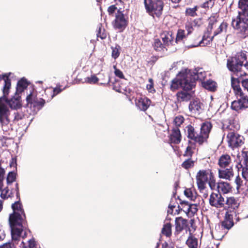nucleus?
Masks as SVG:
<instances>
[{
	"label": "nucleus",
	"instance_id": "1",
	"mask_svg": "<svg viewBox=\"0 0 248 248\" xmlns=\"http://www.w3.org/2000/svg\"><path fill=\"white\" fill-rule=\"evenodd\" d=\"M11 75V73H8L2 76L4 81L1 89L2 95L0 97V124L3 129L11 123V110H11H17L22 107L20 95L15 93L10 98H8L11 87L9 78Z\"/></svg>",
	"mask_w": 248,
	"mask_h": 248
},
{
	"label": "nucleus",
	"instance_id": "2",
	"mask_svg": "<svg viewBox=\"0 0 248 248\" xmlns=\"http://www.w3.org/2000/svg\"><path fill=\"white\" fill-rule=\"evenodd\" d=\"M12 208L13 213L10 215L9 221L12 240L16 241L20 239L23 232V237L26 236V215L23 206L19 201L13 203Z\"/></svg>",
	"mask_w": 248,
	"mask_h": 248
},
{
	"label": "nucleus",
	"instance_id": "3",
	"mask_svg": "<svg viewBox=\"0 0 248 248\" xmlns=\"http://www.w3.org/2000/svg\"><path fill=\"white\" fill-rule=\"evenodd\" d=\"M206 73L202 68H195L193 71L186 69L182 70L175 79L172 81L171 90L177 89L179 86L185 89L192 90L195 86L196 80H202Z\"/></svg>",
	"mask_w": 248,
	"mask_h": 248
},
{
	"label": "nucleus",
	"instance_id": "4",
	"mask_svg": "<svg viewBox=\"0 0 248 248\" xmlns=\"http://www.w3.org/2000/svg\"><path fill=\"white\" fill-rule=\"evenodd\" d=\"M246 61V55L243 52H238L234 56L227 60V66L229 70L233 73H239L243 69H248V61Z\"/></svg>",
	"mask_w": 248,
	"mask_h": 248
},
{
	"label": "nucleus",
	"instance_id": "5",
	"mask_svg": "<svg viewBox=\"0 0 248 248\" xmlns=\"http://www.w3.org/2000/svg\"><path fill=\"white\" fill-rule=\"evenodd\" d=\"M38 95L37 92L32 88H31L29 92L27 93V106L30 108L33 114L41 109L46 103L45 100Z\"/></svg>",
	"mask_w": 248,
	"mask_h": 248
},
{
	"label": "nucleus",
	"instance_id": "6",
	"mask_svg": "<svg viewBox=\"0 0 248 248\" xmlns=\"http://www.w3.org/2000/svg\"><path fill=\"white\" fill-rule=\"evenodd\" d=\"M146 12L154 18L159 17L162 13L164 3L162 0H144Z\"/></svg>",
	"mask_w": 248,
	"mask_h": 248
},
{
	"label": "nucleus",
	"instance_id": "7",
	"mask_svg": "<svg viewBox=\"0 0 248 248\" xmlns=\"http://www.w3.org/2000/svg\"><path fill=\"white\" fill-rule=\"evenodd\" d=\"M235 212L233 211H226L224 216V219L215 227V231L217 232L221 230V236L222 238L226 233V230H229L234 225L233 218L236 217Z\"/></svg>",
	"mask_w": 248,
	"mask_h": 248
},
{
	"label": "nucleus",
	"instance_id": "8",
	"mask_svg": "<svg viewBox=\"0 0 248 248\" xmlns=\"http://www.w3.org/2000/svg\"><path fill=\"white\" fill-rule=\"evenodd\" d=\"M232 27L238 31L243 33L248 30V13H238L236 18L232 19Z\"/></svg>",
	"mask_w": 248,
	"mask_h": 248
},
{
	"label": "nucleus",
	"instance_id": "9",
	"mask_svg": "<svg viewBox=\"0 0 248 248\" xmlns=\"http://www.w3.org/2000/svg\"><path fill=\"white\" fill-rule=\"evenodd\" d=\"M235 95L237 100H234L232 103V109L238 111L248 108V96L243 92H239Z\"/></svg>",
	"mask_w": 248,
	"mask_h": 248
},
{
	"label": "nucleus",
	"instance_id": "10",
	"mask_svg": "<svg viewBox=\"0 0 248 248\" xmlns=\"http://www.w3.org/2000/svg\"><path fill=\"white\" fill-rule=\"evenodd\" d=\"M228 27V24L226 22H223L220 24L218 28L214 31V35L211 37H208V35L205 34L203 35L202 40H201L198 45L200 46H205L209 44L215 36L221 32H226Z\"/></svg>",
	"mask_w": 248,
	"mask_h": 248
},
{
	"label": "nucleus",
	"instance_id": "11",
	"mask_svg": "<svg viewBox=\"0 0 248 248\" xmlns=\"http://www.w3.org/2000/svg\"><path fill=\"white\" fill-rule=\"evenodd\" d=\"M209 202L211 206L217 208L223 207L225 203L224 197L217 192H212L210 194Z\"/></svg>",
	"mask_w": 248,
	"mask_h": 248
},
{
	"label": "nucleus",
	"instance_id": "12",
	"mask_svg": "<svg viewBox=\"0 0 248 248\" xmlns=\"http://www.w3.org/2000/svg\"><path fill=\"white\" fill-rule=\"evenodd\" d=\"M127 20L126 16L120 10H118L115 15V19L113 21L115 29L123 30L127 26Z\"/></svg>",
	"mask_w": 248,
	"mask_h": 248
},
{
	"label": "nucleus",
	"instance_id": "13",
	"mask_svg": "<svg viewBox=\"0 0 248 248\" xmlns=\"http://www.w3.org/2000/svg\"><path fill=\"white\" fill-rule=\"evenodd\" d=\"M209 174L206 170H200L197 174L196 180L198 188L201 191L204 190L205 185L208 182Z\"/></svg>",
	"mask_w": 248,
	"mask_h": 248
},
{
	"label": "nucleus",
	"instance_id": "14",
	"mask_svg": "<svg viewBox=\"0 0 248 248\" xmlns=\"http://www.w3.org/2000/svg\"><path fill=\"white\" fill-rule=\"evenodd\" d=\"M227 138L229 146L232 148L240 146L244 143L243 137L233 132L228 133Z\"/></svg>",
	"mask_w": 248,
	"mask_h": 248
},
{
	"label": "nucleus",
	"instance_id": "15",
	"mask_svg": "<svg viewBox=\"0 0 248 248\" xmlns=\"http://www.w3.org/2000/svg\"><path fill=\"white\" fill-rule=\"evenodd\" d=\"M185 133L187 137L195 142L202 144V139L200 133L196 131V129L191 125H188L185 128Z\"/></svg>",
	"mask_w": 248,
	"mask_h": 248
},
{
	"label": "nucleus",
	"instance_id": "16",
	"mask_svg": "<svg viewBox=\"0 0 248 248\" xmlns=\"http://www.w3.org/2000/svg\"><path fill=\"white\" fill-rule=\"evenodd\" d=\"M137 107L141 111H146L151 104V101L146 96L140 97L135 100Z\"/></svg>",
	"mask_w": 248,
	"mask_h": 248
},
{
	"label": "nucleus",
	"instance_id": "17",
	"mask_svg": "<svg viewBox=\"0 0 248 248\" xmlns=\"http://www.w3.org/2000/svg\"><path fill=\"white\" fill-rule=\"evenodd\" d=\"M2 187L3 186L1 187V190H0L1 192L0 196L3 199H6L9 197H12L15 191L16 192L17 197H18L19 195V188L17 183L15 184V189L13 188L11 191L9 189L8 186L4 188Z\"/></svg>",
	"mask_w": 248,
	"mask_h": 248
},
{
	"label": "nucleus",
	"instance_id": "18",
	"mask_svg": "<svg viewBox=\"0 0 248 248\" xmlns=\"http://www.w3.org/2000/svg\"><path fill=\"white\" fill-rule=\"evenodd\" d=\"M211 128L212 124L209 122L204 123L202 124L200 132L202 143L205 141L208 138Z\"/></svg>",
	"mask_w": 248,
	"mask_h": 248
},
{
	"label": "nucleus",
	"instance_id": "19",
	"mask_svg": "<svg viewBox=\"0 0 248 248\" xmlns=\"http://www.w3.org/2000/svg\"><path fill=\"white\" fill-rule=\"evenodd\" d=\"M228 209L226 211H233L235 212L236 215L238 213L237 209L239 206L238 201L234 197L227 198L225 201Z\"/></svg>",
	"mask_w": 248,
	"mask_h": 248
},
{
	"label": "nucleus",
	"instance_id": "20",
	"mask_svg": "<svg viewBox=\"0 0 248 248\" xmlns=\"http://www.w3.org/2000/svg\"><path fill=\"white\" fill-rule=\"evenodd\" d=\"M183 89L184 91L179 92L177 93V99L180 102L188 101L192 98L193 93L189 92L190 90Z\"/></svg>",
	"mask_w": 248,
	"mask_h": 248
},
{
	"label": "nucleus",
	"instance_id": "21",
	"mask_svg": "<svg viewBox=\"0 0 248 248\" xmlns=\"http://www.w3.org/2000/svg\"><path fill=\"white\" fill-rule=\"evenodd\" d=\"M175 225L176 232H180L188 226V221L182 217H178L175 218Z\"/></svg>",
	"mask_w": 248,
	"mask_h": 248
},
{
	"label": "nucleus",
	"instance_id": "22",
	"mask_svg": "<svg viewBox=\"0 0 248 248\" xmlns=\"http://www.w3.org/2000/svg\"><path fill=\"white\" fill-rule=\"evenodd\" d=\"M202 104L199 100H194L190 102L189 109L192 114H199L201 113Z\"/></svg>",
	"mask_w": 248,
	"mask_h": 248
},
{
	"label": "nucleus",
	"instance_id": "23",
	"mask_svg": "<svg viewBox=\"0 0 248 248\" xmlns=\"http://www.w3.org/2000/svg\"><path fill=\"white\" fill-rule=\"evenodd\" d=\"M28 82L27 80L25 78H22L19 80L17 83L16 88V92L15 93L20 94L24 91L25 90H27V93L29 92V89H27L28 86Z\"/></svg>",
	"mask_w": 248,
	"mask_h": 248
},
{
	"label": "nucleus",
	"instance_id": "24",
	"mask_svg": "<svg viewBox=\"0 0 248 248\" xmlns=\"http://www.w3.org/2000/svg\"><path fill=\"white\" fill-rule=\"evenodd\" d=\"M170 140L171 143L178 144L181 140L180 131L178 128H174L170 137Z\"/></svg>",
	"mask_w": 248,
	"mask_h": 248
},
{
	"label": "nucleus",
	"instance_id": "25",
	"mask_svg": "<svg viewBox=\"0 0 248 248\" xmlns=\"http://www.w3.org/2000/svg\"><path fill=\"white\" fill-rule=\"evenodd\" d=\"M171 31L164 32L161 34V36L164 46H168L172 45L174 37Z\"/></svg>",
	"mask_w": 248,
	"mask_h": 248
},
{
	"label": "nucleus",
	"instance_id": "26",
	"mask_svg": "<svg viewBox=\"0 0 248 248\" xmlns=\"http://www.w3.org/2000/svg\"><path fill=\"white\" fill-rule=\"evenodd\" d=\"M218 175L220 178L230 180L233 177V172L232 168H230L229 169L219 170H218Z\"/></svg>",
	"mask_w": 248,
	"mask_h": 248
},
{
	"label": "nucleus",
	"instance_id": "27",
	"mask_svg": "<svg viewBox=\"0 0 248 248\" xmlns=\"http://www.w3.org/2000/svg\"><path fill=\"white\" fill-rule=\"evenodd\" d=\"M217 193L226 194L230 192L231 187L229 183L220 181L217 183Z\"/></svg>",
	"mask_w": 248,
	"mask_h": 248
},
{
	"label": "nucleus",
	"instance_id": "28",
	"mask_svg": "<svg viewBox=\"0 0 248 248\" xmlns=\"http://www.w3.org/2000/svg\"><path fill=\"white\" fill-rule=\"evenodd\" d=\"M178 200L180 201V205L177 206L178 209H176L175 212L174 213V215L179 214L180 211H184L186 215L190 203L188 202L182 201L179 198Z\"/></svg>",
	"mask_w": 248,
	"mask_h": 248
},
{
	"label": "nucleus",
	"instance_id": "29",
	"mask_svg": "<svg viewBox=\"0 0 248 248\" xmlns=\"http://www.w3.org/2000/svg\"><path fill=\"white\" fill-rule=\"evenodd\" d=\"M231 157L228 155H222L218 160V164L221 168H225L228 166L231 163Z\"/></svg>",
	"mask_w": 248,
	"mask_h": 248
},
{
	"label": "nucleus",
	"instance_id": "30",
	"mask_svg": "<svg viewBox=\"0 0 248 248\" xmlns=\"http://www.w3.org/2000/svg\"><path fill=\"white\" fill-rule=\"evenodd\" d=\"M240 80L236 78L232 77L231 78V85L234 91L235 94L239 93V92H243L239 85Z\"/></svg>",
	"mask_w": 248,
	"mask_h": 248
},
{
	"label": "nucleus",
	"instance_id": "31",
	"mask_svg": "<svg viewBox=\"0 0 248 248\" xmlns=\"http://www.w3.org/2000/svg\"><path fill=\"white\" fill-rule=\"evenodd\" d=\"M186 244L189 248H197L198 246V239L190 234L186 241Z\"/></svg>",
	"mask_w": 248,
	"mask_h": 248
},
{
	"label": "nucleus",
	"instance_id": "32",
	"mask_svg": "<svg viewBox=\"0 0 248 248\" xmlns=\"http://www.w3.org/2000/svg\"><path fill=\"white\" fill-rule=\"evenodd\" d=\"M239 11L238 13H248V0H239L238 2Z\"/></svg>",
	"mask_w": 248,
	"mask_h": 248
},
{
	"label": "nucleus",
	"instance_id": "33",
	"mask_svg": "<svg viewBox=\"0 0 248 248\" xmlns=\"http://www.w3.org/2000/svg\"><path fill=\"white\" fill-rule=\"evenodd\" d=\"M202 86L205 89L210 91H214L216 88V83L211 80L205 82H202Z\"/></svg>",
	"mask_w": 248,
	"mask_h": 248
},
{
	"label": "nucleus",
	"instance_id": "34",
	"mask_svg": "<svg viewBox=\"0 0 248 248\" xmlns=\"http://www.w3.org/2000/svg\"><path fill=\"white\" fill-rule=\"evenodd\" d=\"M162 233L167 237L171 234V225L170 223L165 224L162 229Z\"/></svg>",
	"mask_w": 248,
	"mask_h": 248
},
{
	"label": "nucleus",
	"instance_id": "35",
	"mask_svg": "<svg viewBox=\"0 0 248 248\" xmlns=\"http://www.w3.org/2000/svg\"><path fill=\"white\" fill-rule=\"evenodd\" d=\"M111 48L112 49V57L116 59L120 55L121 47L119 45H116L115 46H112Z\"/></svg>",
	"mask_w": 248,
	"mask_h": 248
},
{
	"label": "nucleus",
	"instance_id": "36",
	"mask_svg": "<svg viewBox=\"0 0 248 248\" xmlns=\"http://www.w3.org/2000/svg\"><path fill=\"white\" fill-rule=\"evenodd\" d=\"M198 7L195 6L192 8H187L186 9V16L194 17L197 16V11L198 10Z\"/></svg>",
	"mask_w": 248,
	"mask_h": 248
},
{
	"label": "nucleus",
	"instance_id": "37",
	"mask_svg": "<svg viewBox=\"0 0 248 248\" xmlns=\"http://www.w3.org/2000/svg\"><path fill=\"white\" fill-rule=\"evenodd\" d=\"M153 45L154 49L158 51H161L165 48L164 45L161 43L159 39H155Z\"/></svg>",
	"mask_w": 248,
	"mask_h": 248
},
{
	"label": "nucleus",
	"instance_id": "38",
	"mask_svg": "<svg viewBox=\"0 0 248 248\" xmlns=\"http://www.w3.org/2000/svg\"><path fill=\"white\" fill-rule=\"evenodd\" d=\"M197 211L198 209L197 204L190 203L186 215L188 217H191L194 216V215L197 213Z\"/></svg>",
	"mask_w": 248,
	"mask_h": 248
},
{
	"label": "nucleus",
	"instance_id": "39",
	"mask_svg": "<svg viewBox=\"0 0 248 248\" xmlns=\"http://www.w3.org/2000/svg\"><path fill=\"white\" fill-rule=\"evenodd\" d=\"M186 36L185 31L184 30L179 29L177 32L175 41V43H178V42L182 41Z\"/></svg>",
	"mask_w": 248,
	"mask_h": 248
},
{
	"label": "nucleus",
	"instance_id": "40",
	"mask_svg": "<svg viewBox=\"0 0 248 248\" xmlns=\"http://www.w3.org/2000/svg\"><path fill=\"white\" fill-rule=\"evenodd\" d=\"M16 179V174L14 171H10L8 173L7 178L6 182L7 186H9L12 183L15 182Z\"/></svg>",
	"mask_w": 248,
	"mask_h": 248
},
{
	"label": "nucleus",
	"instance_id": "41",
	"mask_svg": "<svg viewBox=\"0 0 248 248\" xmlns=\"http://www.w3.org/2000/svg\"><path fill=\"white\" fill-rule=\"evenodd\" d=\"M208 182L209 186L211 189L214 190L217 188V184L216 183L214 175L211 172H210Z\"/></svg>",
	"mask_w": 248,
	"mask_h": 248
},
{
	"label": "nucleus",
	"instance_id": "42",
	"mask_svg": "<svg viewBox=\"0 0 248 248\" xmlns=\"http://www.w3.org/2000/svg\"><path fill=\"white\" fill-rule=\"evenodd\" d=\"M10 117L11 118V122L13 121L14 123H16L21 120L23 117V115L22 113L14 112L12 116H11V114H10Z\"/></svg>",
	"mask_w": 248,
	"mask_h": 248
},
{
	"label": "nucleus",
	"instance_id": "43",
	"mask_svg": "<svg viewBox=\"0 0 248 248\" xmlns=\"http://www.w3.org/2000/svg\"><path fill=\"white\" fill-rule=\"evenodd\" d=\"M64 89L65 88H63V89H61L60 85H57L56 87L53 88V93L51 95V96L47 100V102L50 101L54 96L61 93Z\"/></svg>",
	"mask_w": 248,
	"mask_h": 248
},
{
	"label": "nucleus",
	"instance_id": "44",
	"mask_svg": "<svg viewBox=\"0 0 248 248\" xmlns=\"http://www.w3.org/2000/svg\"><path fill=\"white\" fill-rule=\"evenodd\" d=\"M184 121V117L181 115H178L176 116L173 120V124L176 126L175 128H178Z\"/></svg>",
	"mask_w": 248,
	"mask_h": 248
},
{
	"label": "nucleus",
	"instance_id": "45",
	"mask_svg": "<svg viewBox=\"0 0 248 248\" xmlns=\"http://www.w3.org/2000/svg\"><path fill=\"white\" fill-rule=\"evenodd\" d=\"M98 80V78L94 75H92L90 77H87L84 78V82L90 84H95Z\"/></svg>",
	"mask_w": 248,
	"mask_h": 248
},
{
	"label": "nucleus",
	"instance_id": "46",
	"mask_svg": "<svg viewBox=\"0 0 248 248\" xmlns=\"http://www.w3.org/2000/svg\"><path fill=\"white\" fill-rule=\"evenodd\" d=\"M193 166H194V161L191 160L189 158L185 160L182 164V166L186 169H188L189 168H190L191 167H193Z\"/></svg>",
	"mask_w": 248,
	"mask_h": 248
},
{
	"label": "nucleus",
	"instance_id": "47",
	"mask_svg": "<svg viewBox=\"0 0 248 248\" xmlns=\"http://www.w3.org/2000/svg\"><path fill=\"white\" fill-rule=\"evenodd\" d=\"M216 23L217 20L215 16L211 17L210 18H209V24L207 28L208 31H211L213 29L214 26L215 25Z\"/></svg>",
	"mask_w": 248,
	"mask_h": 248
},
{
	"label": "nucleus",
	"instance_id": "48",
	"mask_svg": "<svg viewBox=\"0 0 248 248\" xmlns=\"http://www.w3.org/2000/svg\"><path fill=\"white\" fill-rule=\"evenodd\" d=\"M215 3V0H207L203 3L201 7L203 8H212Z\"/></svg>",
	"mask_w": 248,
	"mask_h": 248
},
{
	"label": "nucleus",
	"instance_id": "49",
	"mask_svg": "<svg viewBox=\"0 0 248 248\" xmlns=\"http://www.w3.org/2000/svg\"><path fill=\"white\" fill-rule=\"evenodd\" d=\"M245 167L242 169V174L243 177L246 180H248V165H245Z\"/></svg>",
	"mask_w": 248,
	"mask_h": 248
},
{
	"label": "nucleus",
	"instance_id": "50",
	"mask_svg": "<svg viewBox=\"0 0 248 248\" xmlns=\"http://www.w3.org/2000/svg\"><path fill=\"white\" fill-rule=\"evenodd\" d=\"M104 29L99 27L98 31V33L97 34V37H100L101 39L106 38L107 37V34L105 32H104Z\"/></svg>",
	"mask_w": 248,
	"mask_h": 248
},
{
	"label": "nucleus",
	"instance_id": "51",
	"mask_svg": "<svg viewBox=\"0 0 248 248\" xmlns=\"http://www.w3.org/2000/svg\"><path fill=\"white\" fill-rule=\"evenodd\" d=\"M153 85H154L153 80L152 78H149V83L147 84L146 88L148 90V91L150 93L155 91V89H154Z\"/></svg>",
	"mask_w": 248,
	"mask_h": 248
},
{
	"label": "nucleus",
	"instance_id": "52",
	"mask_svg": "<svg viewBox=\"0 0 248 248\" xmlns=\"http://www.w3.org/2000/svg\"><path fill=\"white\" fill-rule=\"evenodd\" d=\"M131 90L128 87L125 88L120 87V89L117 91L119 93L124 94L126 96H128V94L130 93Z\"/></svg>",
	"mask_w": 248,
	"mask_h": 248
},
{
	"label": "nucleus",
	"instance_id": "53",
	"mask_svg": "<svg viewBox=\"0 0 248 248\" xmlns=\"http://www.w3.org/2000/svg\"><path fill=\"white\" fill-rule=\"evenodd\" d=\"M4 169L1 168L0 169V190H1V187L3 186V181L4 180Z\"/></svg>",
	"mask_w": 248,
	"mask_h": 248
},
{
	"label": "nucleus",
	"instance_id": "54",
	"mask_svg": "<svg viewBox=\"0 0 248 248\" xmlns=\"http://www.w3.org/2000/svg\"><path fill=\"white\" fill-rule=\"evenodd\" d=\"M113 67L115 69L114 73L116 76L121 78H124V76L123 72L120 70L117 69L116 66H114Z\"/></svg>",
	"mask_w": 248,
	"mask_h": 248
},
{
	"label": "nucleus",
	"instance_id": "55",
	"mask_svg": "<svg viewBox=\"0 0 248 248\" xmlns=\"http://www.w3.org/2000/svg\"><path fill=\"white\" fill-rule=\"evenodd\" d=\"M28 246H23V248H34L36 246V243L34 239H30L28 241Z\"/></svg>",
	"mask_w": 248,
	"mask_h": 248
},
{
	"label": "nucleus",
	"instance_id": "56",
	"mask_svg": "<svg viewBox=\"0 0 248 248\" xmlns=\"http://www.w3.org/2000/svg\"><path fill=\"white\" fill-rule=\"evenodd\" d=\"M173 200L170 201V203L169 205L168 213L170 214H172L173 213V209L176 207V204H172Z\"/></svg>",
	"mask_w": 248,
	"mask_h": 248
},
{
	"label": "nucleus",
	"instance_id": "57",
	"mask_svg": "<svg viewBox=\"0 0 248 248\" xmlns=\"http://www.w3.org/2000/svg\"><path fill=\"white\" fill-rule=\"evenodd\" d=\"M192 148L190 146H188L187 147L184 155L187 157H190L192 156Z\"/></svg>",
	"mask_w": 248,
	"mask_h": 248
},
{
	"label": "nucleus",
	"instance_id": "58",
	"mask_svg": "<svg viewBox=\"0 0 248 248\" xmlns=\"http://www.w3.org/2000/svg\"><path fill=\"white\" fill-rule=\"evenodd\" d=\"M242 86L244 88L245 90H246L248 92V79H242L241 81Z\"/></svg>",
	"mask_w": 248,
	"mask_h": 248
},
{
	"label": "nucleus",
	"instance_id": "59",
	"mask_svg": "<svg viewBox=\"0 0 248 248\" xmlns=\"http://www.w3.org/2000/svg\"><path fill=\"white\" fill-rule=\"evenodd\" d=\"M242 157L243 158V164L244 165L247 164L248 163V152H244L242 153Z\"/></svg>",
	"mask_w": 248,
	"mask_h": 248
},
{
	"label": "nucleus",
	"instance_id": "60",
	"mask_svg": "<svg viewBox=\"0 0 248 248\" xmlns=\"http://www.w3.org/2000/svg\"><path fill=\"white\" fill-rule=\"evenodd\" d=\"M186 29L187 32V34L191 33L193 31L192 25L190 23H188L186 25Z\"/></svg>",
	"mask_w": 248,
	"mask_h": 248
},
{
	"label": "nucleus",
	"instance_id": "61",
	"mask_svg": "<svg viewBox=\"0 0 248 248\" xmlns=\"http://www.w3.org/2000/svg\"><path fill=\"white\" fill-rule=\"evenodd\" d=\"M13 247L14 244L12 243L8 242L0 246V248H12Z\"/></svg>",
	"mask_w": 248,
	"mask_h": 248
},
{
	"label": "nucleus",
	"instance_id": "62",
	"mask_svg": "<svg viewBox=\"0 0 248 248\" xmlns=\"http://www.w3.org/2000/svg\"><path fill=\"white\" fill-rule=\"evenodd\" d=\"M116 9L117 8L115 5H111L108 9V13L109 15H111L114 13Z\"/></svg>",
	"mask_w": 248,
	"mask_h": 248
},
{
	"label": "nucleus",
	"instance_id": "63",
	"mask_svg": "<svg viewBox=\"0 0 248 248\" xmlns=\"http://www.w3.org/2000/svg\"><path fill=\"white\" fill-rule=\"evenodd\" d=\"M242 182V181L240 177L239 176H237L235 179V183L237 185V189H238L239 187L241 186Z\"/></svg>",
	"mask_w": 248,
	"mask_h": 248
},
{
	"label": "nucleus",
	"instance_id": "64",
	"mask_svg": "<svg viewBox=\"0 0 248 248\" xmlns=\"http://www.w3.org/2000/svg\"><path fill=\"white\" fill-rule=\"evenodd\" d=\"M5 233L4 230L0 226V241H2L5 238Z\"/></svg>",
	"mask_w": 248,
	"mask_h": 248
}]
</instances>
